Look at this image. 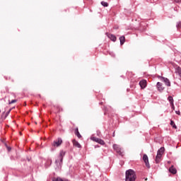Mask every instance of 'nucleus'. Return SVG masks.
Listing matches in <instances>:
<instances>
[{
    "mask_svg": "<svg viewBox=\"0 0 181 181\" xmlns=\"http://www.w3.org/2000/svg\"><path fill=\"white\" fill-rule=\"evenodd\" d=\"M120 45H123L124 43H125V37L124 35H122V37H119Z\"/></svg>",
    "mask_w": 181,
    "mask_h": 181,
    "instance_id": "nucleus-15",
    "label": "nucleus"
},
{
    "mask_svg": "<svg viewBox=\"0 0 181 181\" xmlns=\"http://www.w3.org/2000/svg\"><path fill=\"white\" fill-rule=\"evenodd\" d=\"M143 160L144 161L145 164H146V166L149 168L150 166H149V163H148V156L144 154V156H143Z\"/></svg>",
    "mask_w": 181,
    "mask_h": 181,
    "instance_id": "nucleus-8",
    "label": "nucleus"
},
{
    "mask_svg": "<svg viewBox=\"0 0 181 181\" xmlns=\"http://www.w3.org/2000/svg\"><path fill=\"white\" fill-rule=\"evenodd\" d=\"M101 4H102V6H103L104 7H108V3L106 2V1H103L101 2Z\"/></svg>",
    "mask_w": 181,
    "mask_h": 181,
    "instance_id": "nucleus-18",
    "label": "nucleus"
},
{
    "mask_svg": "<svg viewBox=\"0 0 181 181\" xmlns=\"http://www.w3.org/2000/svg\"><path fill=\"white\" fill-rule=\"evenodd\" d=\"M168 100H169L170 105L173 107V102H174L173 98H172V96H169L168 98Z\"/></svg>",
    "mask_w": 181,
    "mask_h": 181,
    "instance_id": "nucleus-17",
    "label": "nucleus"
},
{
    "mask_svg": "<svg viewBox=\"0 0 181 181\" xmlns=\"http://www.w3.org/2000/svg\"><path fill=\"white\" fill-rule=\"evenodd\" d=\"M106 35L107 36V37L109 39H110L113 42H116L117 41V37H115V35L114 34H111L110 33H106Z\"/></svg>",
    "mask_w": 181,
    "mask_h": 181,
    "instance_id": "nucleus-5",
    "label": "nucleus"
},
{
    "mask_svg": "<svg viewBox=\"0 0 181 181\" xmlns=\"http://www.w3.org/2000/svg\"><path fill=\"white\" fill-rule=\"evenodd\" d=\"M18 100H12L11 101L8 102V104H14V103H17Z\"/></svg>",
    "mask_w": 181,
    "mask_h": 181,
    "instance_id": "nucleus-19",
    "label": "nucleus"
},
{
    "mask_svg": "<svg viewBox=\"0 0 181 181\" xmlns=\"http://www.w3.org/2000/svg\"><path fill=\"white\" fill-rule=\"evenodd\" d=\"M60 181H69L68 180H66V179H62L61 178V180H59Z\"/></svg>",
    "mask_w": 181,
    "mask_h": 181,
    "instance_id": "nucleus-23",
    "label": "nucleus"
},
{
    "mask_svg": "<svg viewBox=\"0 0 181 181\" xmlns=\"http://www.w3.org/2000/svg\"><path fill=\"white\" fill-rule=\"evenodd\" d=\"M175 113L178 115H180V111H176Z\"/></svg>",
    "mask_w": 181,
    "mask_h": 181,
    "instance_id": "nucleus-24",
    "label": "nucleus"
},
{
    "mask_svg": "<svg viewBox=\"0 0 181 181\" xmlns=\"http://www.w3.org/2000/svg\"><path fill=\"white\" fill-rule=\"evenodd\" d=\"M156 86H157L158 91H160V92H162L165 88L160 82H158Z\"/></svg>",
    "mask_w": 181,
    "mask_h": 181,
    "instance_id": "nucleus-9",
    "label": "nucleus"
},
{
    "mask_svg": "<svg viewBox=\"0 0 181 181\" xmlns=\"http://www.w3.org/2000/svg\"><path fill=\"white\" fill-rule=\"evenodd\" d=\"M176 3H181V0H174Z\"/></svg>",
    "mask_w": 181,
    "mask_h": 181,
    "instance_id": "nucleus-22",
    "label": "nucleus"
},
{
    "mask_svg": "<svg viewBox=\"0 0 181 181\" xmlns=\"http://www.w3.org/2000/svg\"><path fill=\"white\" fill-rule=\"evenodd\" d=\"M160 80L163 81V82H165V83L167 86H168V87L170 86V82L169 79H168V78L162 77Z\"/></svg>",
    "mask_w": 181,
    "mask_h": 181,
    "instance_id": "nucleus-12",
    "label": "nucleus"
},
{
    "mask_svg": "<svg viewBox=\"0 0 181 181\" xmlns=\"http://www.w3.org/2000/svg\"><path fill=\"white\" fill-rule=\"evenodd\" d=\"M169 172L171 173L172 174L175 175L177 173V170L176 169L174 168L173 165H172L170 169H169Z\"/></svg>",
    "mask_w": 181,
    "mask_h": 181,
    "instance_id": "nucleus-13",
    "label": "nucleus"
},
{
    "mask_svg": "<svg viewBox=\"0 0 181 181\" xmlns=\"http://www.w3.org/2000/svg\"><path fill=\"white\" fill-rule=\"evenodd\" d=\"M139 86H141V89H144L146 87V81H145V79L140 81Z\"/></svg>",
    "mask_w": 181,
    "mask_h": 181,
    "instance_id": "nucleus-10",
    "label": "nucleus"
},
{
    "mask_svg": "<svg viewBox=\"0 0 181 181\" xmlns=\"http://www.w3.org/2000/svg\"><path fill=\"white\" fill-rule=\"evenodd\" d=\"M75 135L80 139L81 138V134H80V132H78V128L75 129Z\"/></svg>",
    "mask_w": 181,
    "mask_h": 181,
    "instance_id": "nucleus-14",
    "label": "nucleus"
},
{
    "mask_svg": "<svg viewBox=\"0 0 181 181\" xmlns=\"http://www.w3.org/2000/svg\"><path fill=\"white\" fill-rule=\"evenodd\" d=\"M73 143V146H75V148H81V144H80V143H78V141H77L76 139H74L72 141Z\"/></svg>",
    "mask_w": 181,
    "mask_h": 181,
    "instance_id": "nucleus-11",
    "label": "nucleus"
},
{
    "mask_svg": "<svg viewBox=\"0 0 181 181\" xmlns=\"http://www.w3.org/2000/svg\"><path fill=\"white\" fill-rule=\"evenodd\" d=\"M175 72L178 74V75L181 78V68H180V66H177V68H176Z\"/></svg>",
    "mask_w": 181,
    "mask_h": 181,
    "instance_id": "nucleus-16",
    "label": "nucleus"
},
{
    "mask_svg": "<svg viewBox=\"0 0 181 181\" xmlns=\"http://www.w3.org/2000/svg\"><path fill=\"white\" fill-rule=\"evenodd\" d=\"M56 162H59V160H57Z\"/></svg>",
    "mask_w": 181,
    "mask_h": 181,
    "instance_id": "nucleus-27",
    "label": "nucleus"
},
{
    "mask_svg": "<svg viewBox=\"0 0 181 181\" xmlns=\"http://www.w3.org/2000/svg\"><path fill=\"white\" fill-rule=\"evenodd\" d=\"M173 109L174 110L175 109V106H174V104H173V106H172Z\"/></svg>",
    "mask_w": 181,
    "mask_h": 181,
    "instance_id": "nucleus-26",
    "label": "nucleus"
},
{
    "mask_svg": "<svg viewBox=\"0 0 181 181\" xmlns=\"http://www.w3.org/2000/svg\"><path fill=\"white\" fill-rule=\"evenodd\" d=\"M168 163H170V162H168Z\"/></svg>",
    "mask_w": 181,
    "mask_h": 181,
    "instance_id": "nucleus-28",
    "label": "nucleus"
},
{
    "mask_svg": "<svg viewBox=\"0 0 181 181\" xmlns=\"http://www.w3.org/2000/svg\"><path fill=\"white\" fill-rule=\"evenodd\" d=\"M170 125L173 126V128L177 129V127L175 126V124L173 121L170 122Z\"/></svg>",
    "mask_w": 181,
    "mask_h": 181,
    "instance_id": "nucleus-20",
    "label": "nucleus"
},
{
    "mask_svg": "<svg viewBox=\"0 0 181 181\" xmlns=\"http://www.w3.org/2000/svg\"><path fill=\"white\" fill-rule=\"evenodd\" d=\"M61 179H62L61 177H54L52 179V181H60Z\"/></svg>",
    "mask_w": 181,
    "mask_h": 181,
    "instance_id": "nucleus-21",
    "label": "nucleus"
},
{
    "mask_svg": "<svg viewBox=\"0 0 181 181\" xmlns=\"http://www.w3.org/2000/svg\"><path fill=\"white\" fill-rule=\"evenodd\" d=\"M91 139H92V141H93L95 142H97L100 145H105V142H104L103 141V139H98V138H95V137H92Z\"/></svg>",
    "mask_w": 181,
    "mask_h": 181,
    "instance_id": "nucleus-6",
    "label": "nucleus"
},
{
    "mask_svg": "<svg viewBox=\"0 0 181 181\" xmlns=\"http://www.w3.org/2000/svg\"><path fill=\"white\" fill-rule=\"evenodd\" d=\"M66 155V151L62 150L59 153V162H63V157Z\"/></svg>",
    "mask_w": 181,
    "mask_h": 181,
    "instance_id": "nucleus-7",
    "label": "nucleus"
},
{
    "mask_svg": "<svg viewBox=\"0 0 181 181\" xmlns=\"http://www.w3.org/2000/svg\"><path fill=\"white\" fill-rule=\"evenodd\" d=\"M136 178L135 172L133 170H128L126 171L125 181H135Z\"/></svg>",
    "mask_w": 181,
    "mask_h": 181,
    "instance_id": "nucleus-1",
    "label": "nucleus"
},
{
    "mask_svg": "<svg viewBox=\"0 0 181 181\" xmlns=\"http://www.w3.org/2000/svg\"><path fill=\"white\" fill-rule=\"evenodd\" d=\"M8 151H11V147H8Z\"/></svg>",
    "mask_w": 181,
    "mask_h": 181,
    "instance_id": "nucleus-25",
    "label": "nucleus"
},
{
    "mask_svg": "<svg viewBox=\"0 0 181 181\" xmlns=\"http://www.w3.org/2000/svg\"><path fill=\"white\" fill-rule=\"evenodd\" d=\"M164 151H165V149H164L163 147L160 148L158 151V152H157V156H156V163L157 164L160 162V158H161V157H162V155H163V153H164Z\"/></svg>",
    "mask_w": 181,
    "mask_h": 181,
    "instance_id": "nucleus-2",
    "label": "nucleus"
},
{
    "mask_svg": "<svg viewBox=\"0 0 181 181\" xmlns=\"http://www.w3.org/2000/svg\"><path fill=\"white\" fill-rule=\"evenodd\" d=\"M62 144H63V140H62V139L60 138H58L57 139L54 141V142L52 143V146L57 148L60 146Z\"/></svg>",
    "mask_w": 181,
    "mask_h": 181,
    "instance_id": "nucleus-3",
    "label": "nucleus"
},
{
    "mask_svg": "<svg viewBox=\"0 0 181 181\" xmlns=\"http://www.w3.org/2000/svg\"><path fill=\"white\" fill-rule=\"evenodd\" d=\"M113 148L120 156H122V153H124V151H122V149L119 147V146L117 144L113 145Z\"/></svg>",
    "mask_w": 181,
    "mask_h": 181,
    "instance_id": "nucleus-4",
    "label": "nucleus"
}]
</instances>
